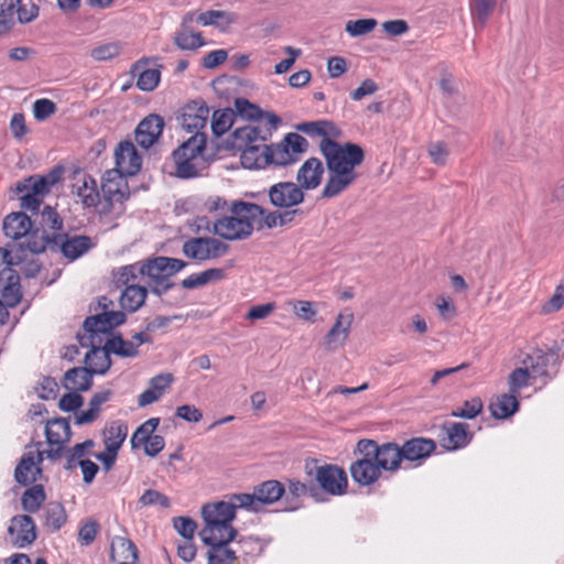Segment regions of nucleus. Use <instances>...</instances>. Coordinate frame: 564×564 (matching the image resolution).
Listing matches in <instances>:
<instances>
[{"mask_svg":"<svg viewBox=\"0 0 564 564\" xmlns=\"http://www.w3.org/2000/svg\"><path fill=\"white\" fill-rule=\"evenodd\" d=\"M57 110L55 102L47 98L37 99L33 104V115L37 121H44Z\"/></svg>","mask_w":564,"mask_h":564,"instance_id":"61","label":"nucleus"},{"mask_svg":"<svg viewBox=\"0 0 564 564\" xmlns=\"http://www.w3.org/2000/svg\"><path fill=\"white\" fill-rule=\"evenodd\" d=\"M284 494L283 484L271 479L254 486L252 494H235V500L240 508L259 512L263 506L279 501Z\"/></svg>","mask_w":564,"mask_h":564,"instance_id":"6","label":"nucleus"},{"mask_svg":"<svg viewBox=\"0 0 564 564\" xmlns=\"http://www.w3.org/2000/svg\"><path fill=\"white\" fill-rule=\"evenodd\" d=\"M173 380V375L170 372H162L153 377L149 382V388L139 395V406H147L159 401Z\"/></svg>","mask_w":564,"mask_h":564,"instance_id":"25","label":"nucleus"},{"mask_svg":"<svg viewBox=\"0 0 564 564\" xmlns=\"http://www.w3.org/2000/svg\"><path fill=\"white\" fill-rule=\"evenodd\" d=\"M63 386L67 390L87 391L93 386V373L87 367H75L64 375Z\"/></svg>","mask_w":564,"mask_h":564,"instance_id":"33","label":"nucleus"},{"mask_svg":"<svg viewBox=\"0 0 564 564\" xmlns=\"http://www.w3.org/2000/svg\"><path fill=\"white\" fill-rule=\"evenodd\" d=\"M529 379H532L525 367L516 368L508 379L509 391L517 394L523 387H527Z\"/></svg>","mask_w":564,"mask_h":564,"instance_id":"57","label":"nucleus"},{"mask_svg":"<svg viewBox=\"0 0 564 564\" xmlns=\"http://www.w3.org/2000/svg\"><path fill=\"white\" fill-rule=\"evenodd\" d=\"M116 170L126 176L135 175L141 169V156L131 141H121L115 151Z\"/></svg>","mask_w":564,"mask_h":564,"instance_id":"16","label":"nucleus"},{"mask_svg":"<svg viewBox=\"0 0 564 564\" xmlns=\"http://www.w3.org/2000/svg\"><path fill=\"white\" fill-rule=\"evenodd\" d=\"M0 293L7 305L15 306L21 297L20 275L12 268H4L0 271Z\"/></svg>","mask_w":564,"mask_h":564,"instance_id":"21","label":"nucleus"},{"mask_svg":"<svg viewBox=\"0 0 564 564\" xmlns=\"http://www.w3.org/2000/svg\"><path fill=\"white\" fill-rule=\"evenodd\" d=\"M307 492V487L305 484L299 480H290L288 490L285 489V501L290 503L286 510L294 511L299 509L300 505L297 502H293L292 499H297L300 497L305 496Z\"/></svg>","mask_w":564,"mask_h":564,"instance_id":"56","label":"nucleus"},{"mask_svg":"<svg viewBox=\"0 0 564 564\" xmlns=\"http://www.w3.org/2000/svg\"><path fill=\"white\" fill-rule=\"evenodd\" d=\"M319 150L326 160L329 172V177L321 195L323 198H333L357 181L356 167L364 162L365 152L356 143L339 144L332 139H322Z\"/></svg>","mask_w":564,"mask_h":564,"instance_id":"1","label":"nucleus"},{"mask_svg":"<svg viewBox=\"0 0 564 564\" xmlns=\"http://www.w3.org/2000/svg\"><path fill=\"white\" fill-rule=\"evenodd\" d=\"M368 446L370 445L361 441L357 443L356 451L359 453L360 458L355 460L349 467L354 481L360 486L372 485L380 478L382 473L376 460L371 457L369 453L370 447Z\"/></svg>","mask_w":564,"mask_h":564,"instance_id":"8","label":"nucleus"},{"mask_svg":"<svg viewBox=\"0 0 564 564\" xmlns=\"http://www.w3.org/2000/svg\"><path fill=\"white\" fill-rule=\"evenodd\" d=\"M324 173V166L319 159L311 158L306 160L299 169L296 181L304 192L315 189L321 185Z\"/></svg>","mask_w":564,"mask_h":564,"instance_id":"20","label":"nucleus"},{"mask_svg":"<svg viewBox=\"0 0 564 564\" xmlns=\"http://www.w3.org/2000/svg\"><path fill=\"white\" fill-rule=\"evenodd\" d=\"M435 442L431 438L414 437L406 441L400 448L402 457L409 462H421L435 451Z\"/></svg>","mask_w":564,"mask_h":564,"instance_id":"26","label":"nucleus"},{"mask_svg":"<svg viewBox=\"0 0 564 564\" xmlns=\"http://www.w3.org/2000/svg\"><path fill=\"white\" fill-rule=\"evenodd\" d=\"M229 246L213 237L189 238L183 243L182 251L189 258L197 261L217 259L226 254Z\"/></svg>","mask_w":564,"mask_h":564,"instance_id":"7","label":"nucleus"},{"mask_svg":"<svg viewBox=\"0 0 564 564\" xmlns=\"http://www.w3.org/2000/svg\"><path fill=\"white\" fill-rule=\"evenodd\" d=\"M41 462V452H37L36 455L29 453L23 456L14 471L15 480L22 485L34 482L41 474V468L39 467Z\"/></svg>","mask_w":564,"mask_h":564,"instance_id":"27","label":"nucleus"},{"mask_svg":"<svg viewBox=\"0 0 564 564\" xmlns=\"http://www.w3.org/2000/svg\"><path fill=\"white\" fill-rule=\"evenodd\" d=\"M234 111L231 109L217 110L212 117V130L215 135L226 133L234 123Z\"/></svg>","mask_w":564,"mask_h":564,"instance_id":"49","label":"nucleus"},{"mask_svg":"<svg viewBox=\"0 0 564 564\" xmlns=\"http://www.w3.org/2000/svg\"><path fill=\"white\" fill-rule=\"evenodd\" d=\"M241 164L246 169H262L270 165L269 145L258 142L240 151Z\"/></svg>","mask_w":564,"mask_h":564,"instance_id":"30","label":"nucleus"},{"mask_svg":"<svg viewBox=\"0 0 564 564\" xmlns=\"http://www.w3.org/2000/svg\"><path fill=\"white\" fill-rule=\"evenodd\" d=\"M101 194L109 207L122 203L130 195L127 176L120 170L106 171L101 182Z\"/></svg>","mask_w":564,"mask_h":564,"instance_id":"10","label":"nucleus"},{"mask_svg":"<svg viewBox=\"0 0 564 564\" xmlns=\"http://www.w3.org/2000/svg\"><path fill=\"white\" fill-rule=\"evenodd\" d=\"M519 409V401L517 395L511 393H505L497 397L491 401L489 405V410L491 415L496 419H508L512 414H514Z\"/></svg>","mask_w":564,"mask_h":564,"instance_id":"36","label":"nucleus"},{"mask_svg":"<svg viewBox=\"0 0 564 564\" xmlns=\"http://www.w3.org/2000/svg\"><path fill=\"white\" fill-rule=\"evenodd\" d=\"M205 133H194L173 151L175 175L180 178H192L200 174L203 166L202 154L206 148Z\"/></svg>","mask_w":564,"mask_h":564,"instance_id":"4","label":"nucleus"},{"mask_svg":"<svg viewBox=\"0 0 564 564\" xmlns=\"http://www.w3.org/2000/svg\"><path fill=\"white\" fill-rule=\"evenodd\" d=\"M118 286L138 284L140 278H144L143 261L121 267L115 275Z\"/></svg>","mask_w":564,"mask_h":564,"instance_id":"43","label":"nucleus"},{"mask_svg":"<svg viewBox=\"0 0 564 564\" xmlns=\"http://www.w3.org/2000/svg\"><path fill=\"white\" fill-rule=\"evenodd\" d=\"M10 535H14V544L20 547L31 544L36 539L35 523L30 516L13 517L8 529Z\"/></svg>","mask_w":564,"mask_h":564,"instance_id":"22","label":"nucleus"},{"mask_svg":"<svg viewBox=\"0 0 564 564\" xmlns=\"http://www.w3.org/2000/svg\"><path fill=\"white\" fill-rule=\"evenodd\" d=\"M236 14L228 11L221 10H208L197 14L196 22L202 25H219L224 23L226 25L236 22Z\"/></svg>","mask_w":564,"mask_h":564,"instance_id":"44","label":"nucleus"},{"mask_svg":"<svg viewBox=\"0 0 564 564\" xmlns=\"http://www.w3.org/2000/svg\"><path fill=\"white\" fill-rule=\"evenodd\" d=\"M362 443L369 444V453L376 460L379 468L386 471H397L400 468L403 459L402 452L395 443H384L379 445L372 440H360Z\"/></svg>","mask_w":564,"mask_h":564,"instance_id":"12","label":"nucleus"},{"mask_svg":"<svg viewBox=\"0 0 564 564\" xmlns=\"http://www.w3.org/2000/svg\"><path fill=\"white\" fill-rule=\"evenodd\" d=\"M226 272L224 269L220 268H212L207 269L199 273H193L182 280L181 285L184 289L193 290L197 288H202L204 285H207L208 283L221 281L225 279Z\"/></svg>","mask_w":564,"mask_h":564,"instance_id":"35","label":"nucleus"},{"mask_svg":"<svg viewBox=\"0 0 564 564\" xmlns=\"http://www.w3.org/2000/svg\"><path fill=\"white\" fill-rule=\"evenodd\" d=\"M73 194L77 195L86 207H94L98 204L100 194L95 178L87 174H80L73 184Z\"/></svg>","mask_w":564,"mask_h":564,"instance_id":"28","label":"nucleus"},{"mask_svg":"<svg viewBox=\"0 0 564 564\" xmlns=\"http://www.w3.org/2000/svg\"><path fill=\"white\" fill-rule=\"evenodd\" d=\"M121 52L119 42H110L98 45L90 51V56L98 62L109 61L118 56Z\"/></svg>","mask_w":564,"mask_h":564,"instance_id":"53","label":"nucleus"},{"mask_svg":"<svg viewBox=\"0 0 564 564\" xmlns=\"http://www.w3.org/2000/svg\"><path fill=\"white\" fill-rule=\"evenodd\" d=\"M33 227L31 218L23 212H13L3 219L2 230L8 238L19 240L28 236Z\"/></svg>","mask_w":564,"mask_h":564,"instance_id":"24","label":"nucleus"},{"mask_svg":"<svg viewBox=\"0 0 564 564\" xmlns=\"http://www.w3.org/2000/svg\"><path fill=\"white\" fill-rule=\"evenodd\" d=\"M197 525L195 521L188 517H177L174 519V529L185 540H193Z\"/></svg>","mask_w":564,"mask_h":564,"instance_id":"64","label":"nucleus"},{"mask_svg":"<svg viewBox=\"0 0 564 564\" xmlns=\"http://www.w3.org/2000/svg\"><path fill=\"white\" fill-rule=\"evenodd\" d=\"M164 120L159 115L145 117L135 129V141L143 148H151L162 134Z\"/></svg>","mask_w":564,"mask_h":564,"instance_id":"18","label":"nucleus"},{"mask_svg":"<svg viewBox=\"0 0 564 564\" xmlns=\"http://www.w3.org/2000/svg\"><path fill=\"white\" fill-rule=\"evenodd\" d=\"M174 41L181 50H196L204 45L202 34L193 32L191 29H180L175 34Z\"/></svg>","mask_w":564,"mask_h":564,"instance_id":"47","label":"nucleus"},{"mask_svg":"<svg viewBox=\"0 0 564 564\" xmlns=\"http://www.w3.org/2000/svg\"><path fill=\"white\" fill-rule=\"evenodd\" d=\"M231 215L217 219L213 225L214 234L226 240L248 238L264 214V208L248 202H234Z\"/></svg>","mask_w":564,"mask_h":564,"instance_id":"2","label":"nucleus"},{"mask_svg":"<svg viewBox=\"0 0 564 564\" xmlns=\"http://www.w3.org/2000/svg\"><path fill=\"white\" fill-rule=\"evenodd\" d=\"M147 295V286L130 284L121 293V307L128 312H135L144 304Z\"/></svg>","mask_w":564,"mask_h":564,"instance_id":"34","label":"nucleus"},{"mask_svg":"<svg viewBox=\"0 0 564 564\" xmlns=\"http://www.w3.org/2000/svg\"><path fill=\"white\" fill-rule=\"evenodd\" d=\"M296 129L310 137H323V139H330L339 133L337 127L327 120L302 122Z\"/></svg>","mask_w":564,"mask_h":564,"instance_id":"41","label":"nucleus"},{"mask_svg":"<svg viewBox=\"0 0 564 564\" xmlns=\"http://www.w3.org/2000/svg\"><path fill=\"white\" fill-rule=\"evenodd\" d=\"M209 118V108L203 100H193L186 104L180 117L183 129L187 132L202 133Z\"/></svg>","mask_w":564,"mask_h":564,"instance_id":"14","label":"nucleus"},{"mask_svg":"<svg viewBox=\"0 0 564 564\" xmlns=\"http://www.w3.org/2000/svg\"><path fill=\"white\" fill-rule=\"evenodd\" d=\"M315 480L325 492L333 496L345 494L348 485L345 470L335 465L315 466Z\"/></svg>","mask_w":564,"mask_h":564,"instance_id":"11","label":"nucleus"},{"mask_svg":"<svg viewBox=\"0 0 564 564\" xmlns=\"http://www.w3.org/2000/svg\"><path fill=\"white\" fill-rule=\"evenodd\" d=\"M46 441L51 445L62 446L70 438V426L65 419L47 421L45 426Z\"/></svg>","mask_w":564,"mask_h":564,"instance_id":"38","label":"nucleus"},{"mask_svg":"<svg viewBox=\"0 0 564 564\" xmlns=\"http://www.w3.org/2000/svg\"><path fill=\"white\" fill-rule=\"evenodd\" d=\"M45 525L53 532L58 531L66 521V513L61 503H48L44 510Z\"/></svg>","mask_w":564,"mask_h":564,"instance_id":"45","label":"nucleus"},{"mask_svg":"<svg viewBox=\"0 0 564 564\" xmlns=\"http://www.w3.org/2000/svg\"><path fill=\"white\" fill-rule=\"evenodd\" d=\"M377 25L375 19H359L355 21H348L345 30L350 36H361L370 33Z\"/></svg>","mask_w":564,"mask_h":564,"instance_id":"54","label":"nucleus"},{"mask_svg":"<svg viewBox=\"0 0 564 564\" xmlns=\"http://www.w3.org/2000/svg\"><path fill=\"white\" fill-rule=\"evenodd\" d=\"M351 322V314H339L337 316L336 323L333 325L325 337L324 344L328 350H335L345 343L349 334Z\"/></svg>","mask_w":564,"mask_h":564,"instance_id":"29","label":"nucleus"},{"mask_svg":"<svg viewBox=\"0 0 564 564\" xmlns=\"http://www.w3.org/2000/svg\"><path fill=\"white\" fill-rule=\"evenodd\" d=\"M282 143L296 161L299 155L305 152L307 148V140L297 133L286 134Z\"/></svg>","mask_w":564,"mask_h":564,"instance_id":"58","label":"nucleus"},{"mask_svg":"<svg viewBox=\"0 0 564 564\" xmlns=\"http://www.w3.org/2000/svg\"><path fill=\"white\" fill-rule=\"evenodd\" d=\"M231 541L223 539V536H216V541L204 542L209 546L208 564H232L236 560V553L228 546Z\"/></svg>","mask_w":564,"mask_h":564,"instance_id":"32","label":"nucleus"},{"mask_svg":"<svg viewBox=\"0 0 564 564\" xmlns=\"http://www.w3.org/2000/svg\"><path fill=\"white\" fill-rule=\"evenodd\" d=\"M270 203L280 209H290L304 202L305 193L294 182H278L269 187Z\"/></svg>","mask_w":564,"mask_h":564,"instance_id":"9","label":"nucleus"},{"mask_svg":"<svg viewBox=\"0 0 564 564\" xmlns=\"http://www.w3.org/2000/svg\"><path fill=\"white\" fill-rule=\"evenodd\" d=\"M26 241L24 243H20V248L22 251L28 250L31 253H41L46 249V246L53 242L48 236L40 235L39 230H31V232L25 236Z\"/></svg>","mask_w":564,"mask_h":564,"instance_id":"50","label":"nucleus"},{"mask_svg":"<svg viewBox=\"0 0 564 564\" xmlns=\"http://www.w3.org/2000/svg\"><path fill=\"white\" fill-rule=\"evenodd\" d=\"M45 500L43 486L34 485L29 488L21 498L22 507L28 512H35Z\"/></svg>","mask_w":564,"mask_h":564,"instance_id":"46","label":"nucleus"},{"mask_svg":"<svg viewBox=\"0 0 564 564\" xmlns=\"http://www.w3.org/2000/svg\"><path fill=\"white\" fill-rule=\"evenodd\" d=\"M124 321V313L119 311L104 312L87 317L84 322L85 334L78 336L80 346L88 347V343L96 344L98 340H102V344H105L107 339L111 338L109 337L110 332Z\"/></svg>","mask_w":564,"mask_h":564,"instance_id":"5","label":"nucleus"},{"mask_svg":"<svg viewBox=\"0 0 564 564\" xmlns=\"http://www.w3.org/2000/svg\"><path fill=\"white\" fill-rule=\"evenodd\" d=\"M184 260L170 257H155L143 261L144 278L148 282L162 281L170 279L172 275L186 268Z\"/></svg>","mask_w":564,"mask_h":564,"instance_id":"13","label":"nucleus"},{"mask_svg":"<svg viewBox=\"0 0 564 564\" xmlns=\"http://www.w3.org/2000/svg\"><path fill=\"white\" fill-rule=\"evenodd\" d=\"M427 153L434 164L445 165L449 156V149L445 142L435 141L427 145Z\"/></svg>","mask_w":564,"mask_h":564,"instance_id":"59","label":"nucleus"},{"mask_svg":"<svg viewBox=\"0 0 564 564\" xmlns=\"http://www.w3.org/2000/svg\"><path fill=\"white\" fill-rule=\"evenodd\" d=\"M160 419L158 417H151L148 421H145L143 424H141L135 432L132 434L131 437V446L132 448H138L144 443L150 440L153 436L154 431L159 426Z\"/></svg>","mask_w":564,"mask_h":564,"instance_id":"48","label":"nucleus"},{"mask_svg":"<svg viewBox=\"0 0 564 564\" xmlns=\"http://www.w3.org/2000/svg\"><path fill=\"white\" fill-rule=\"evenodd\" d=\"M482 401L480 398H474L464 402L463 406L453 410L451 415L462 419H475L482 410Z\"/></svg>","mask_w":564,"mask_h":564,"instance_id":"52","label":"nucleus"},{"mask_svg":"<svg viewBox=\"0 0 564 564\" xmlns=\"http://www.w3.org/2000/svg\"><path fill=\"white\" fill-rule=\"evenodd\" d=\"M260 133L261 129L259 127H254L251 124L237 128L232 132L234 147L237 150L241 151L248 148L249 145H253L258 142H263L265 140V137L261 135Z\"/></svg>","mask_w":564,"mask_h":564,"instance_id":"39","label":"nucleus"},{"mask_svg":"<svg viewBox=\"0 0 564 564\" xmlns=\"http://www.w3.org/2000/svg\"><path fill=\"white\" fill-rule=\"evenodd\" d=\"M497 6V0H471L470 12L476 29H482Z\"/></svg>","mask_w":564,"mask_h":564,"instance_id":"42","label":"nucleus"},{"mask_svg":"<svg viewBox=\"0 0 564 564\" xmlns=\"http://www.w3.org/2000/svg\"><path fill=\"white\" fill-rule=\"evenodd\" d=\"M240 508L235 500V495L229 501L207 503L202 508L205 527L199 531L203 542L216 541V536L234 540L237 532L231 525L236 517V509Z\"/></svg>","mask_w":564,"mask_h":564,"instance_id":"3","label":"nucleus"},{"mask_svg":"<svg viewBox=\"0 0 564 564\" xmlns=\"http://www.w3.org/2000/svg\"><path fill=\"white\" fill-rule=\"evenodd\" d=\"M549 356L541 350H536L531 355H528L523 360L525 369H528L533 380L541 379L545 383L549 379L547 366Z\"/></svg>","mask_w":564,"mask_h":564,"instance_id":"37","label":"nucleus"},{"mask_svg":"<svg viewBox=\"0 0 564 564\" xmlns=\"http://www.w3.org/2000/svg\"><path fill=\"white\" fill-rule=\"evenodd\" d=\"M90 350L85 355V364L91 370V373L104 375L111 366L110 350L106 347L102 340L98 343H88Z\"/></svg>","mask_w":564,"mask_h":564,"instance_id":"23","label":"nucleus"},{"mask_svg":"<svg viewBox=\"0 0 564 564\" xmlns=\"http://www.w3.org/2000/svg\"><path fill=\"white\" fill-rule=\"evenodd\" d=\"M161 74L155 68L143 69L138 77L137 87L143 91H152L160 83Z\"/></svg>","mask_w":564,"mask_h":564,"instance_id":"55","label":"nucleus"},{"mask_svg":"<svg viewBox=\"0 0 564 564\" xmlns=\"http://www.w3.org/2000/svg\"><path fill=\"white\" fill-rule=\"evenodd\" d=\"M235 108L239 116L250 120L259 119L262 113L258 106L251 104L245 98H237L235 100Z\"/></svg>","mask_w":564,"mask_h":564,"instance_id":"62","label":"nucleus"},{"mask_svg":"<svg viewBox=\"0 0 564 564\" xmlns=\"http://www.w3.org/2000/svg\"><path fill=\"white\" fill-rule=\"evenodd\" d=\"M270 164L284 166L296 162L282 142L269 145Z\"/></svg>","mask_w":564,"mask_h":564,"instance_id":"51","label":"nucleus"},{"mask_svg":"<svg viewBox=\"0 0 564 564\" xmlns=\"http://www.w3.org/2000/svg\"><path fill=\"white\" fill-rule=\"evenodd\" d=\"M18 192L30 191L33 194H37L41 197L46 195L50 192V188L46 186L45 181L41 176H30L24 180L22 184H19L17 187Z\"/></svg>","mask_w":564,"mask_h":564,"instance_id":"60","label":"nucleus"},{"mask_svg":"<svg viewBox=\"0 0 564 564\" xmlns=\"http://www.w3.org/2000/svg\"><path fill=\"white\" fill-rule=\"evenodd\" d=\"M150 341V336L140 332L134 334L130 340H126L121 336H113L105 343L106 347L110 350V354H115L120 357H135L139 354L138 348L140 345Z\"/></svg>","mask_w":564,"mask_h":564,"instance_id":"19","label":"nucleus"},{"mask_svg":"<svg viewBox=\"0 0 564 564\" xmlns=\"http://www.w3.org/2000/svg\"><path fill=\"white\" fill-rule=\"evenodd\" d=\"M471 434L466 423H448L443 426L440 443L447 451H456L469 444Z\"/></svg>","mask_w":564,"mask_h":564,"instance_id":"17","label":"nucleus"},{"mask_svg":"<svg viewBox=\"0 0 564 564\" xmlns=\"http://www.w3.org/2000/svg\"><path fill=\"white\" fill-rule=\"evenodd\" d=\"M110 557L116 563L137 564L139 552L135 544L123 536H116L111 542Z\"/></svg>","mask_w":564,"mask_h":564,"instance_id":"31","label":"nucleus"},{"mask_svg":"<svg viewBox=\"0 0 564 564\" xmlns=\"http://www.w3.org/2000/svg\"><path fill=\"white\" fill-rule=\"evenodd\" d=\"M128 434V426L120 422H111L104 430V444L105 447L111 451L119 452Z\"/></svg>","mask_w":564,"mask_h":564,"instance_id":"40","label":"nucleus"},{"mask_svg":"<svg viewBox=\"0 0 564 564\" xmlns=\"http://www.w3.org/2000/svg\"><path fill=\"white\" fill-rule=\"evenodd\" d=\"M53 243L59 247L62 254L69 261L80 258L95 247L90 237L82 235H56Z\"/></svg>","mask_w":564,"mask_h":564,"instance_id":"15","label":"nucleus"},{"mask_svg":"<svg viewBox=\"0 0 564 564\" xmlns=\"http://www.w3.org/2000/svg\"><path fill=\"white\" fill-rule=\"evenodd\" d=\"M139 503L142 507L159 505L163 508L170 507V499L164 496L163 494L153 490V489H147L143 495L139 499Z\"/></svg>","mask_w":564,"mask_h":564,"instance_id":"63","label":"nucleus"}]
</instances>
